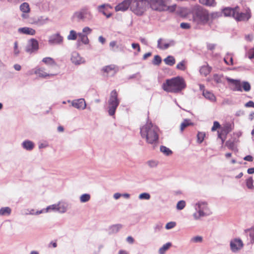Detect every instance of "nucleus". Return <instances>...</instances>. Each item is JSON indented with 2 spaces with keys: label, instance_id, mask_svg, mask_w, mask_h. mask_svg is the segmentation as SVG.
<instances>
[{
  "label": "nucleus",
  "instance_id": "f257e3e1",
  "mask_svg": "<svg viewBox=\"0 0 254 254\" xmlns=\"http://www.w3.org/2000/svg\"><path fill=\"white\" fill-rule=\"evenodd\" d=\"M140 133L142 138L145 139L147 143L155 144L158 142L159 138V128L151 122L147 123L140 128Z\"/></svg>",
  "mask_w": 254,
  "mask_h": 254
},
{
  "label": "nucleus",
  "instance_id": "f03ea898",
  "mask_svg": "<svg viewBox=\"0 0 254 254\" xmlns=\"http://www.w3.org/2000/svg\"><path fill=\"white\" fill-rule=\"evenodd\" d=\"M162 87L167 92L179 93L186 87V83L182 77L177 76L167 79Z\"/></svg>",
  "mask_w": 254,
  "mask_h": 254
},
{
  "label": "nucleus",
  "instance_id": "7ed1b4c3",
  "mask_svg": "<svg viewBox=\"0 0 254 254\" xmlns=\"http://www.w3.org/2000/svg\"><path fill=\"white\" fill-rule=\"evenodd\" d=\"M149 6L153 10L173 12L176 9L177 5H169V0H149Z\"/></svg>",
  "mask_w": 254,
  "mask_h": 254
},
{
  "label": "nucleus",
  "instance_id": "20e7f679",
  "mask_svg": "<svg viewBox=\"0 0 254 254\" xmlns=\"http://www.w3.org/2000/svg\"><path fill=\"white\" fill-rule=\"evenodd\" d=\"M209 20L208 12L201 7H197L193 11V22L197 28L199 25H204Z\"/></svg>",
  "mask_w": 254,
  "mask_h": 254
},
{
  "label": "nucleus",
  "instance_id": "39448f33",
  "mask_svg": "<svg viewBox=\"0 0 254 254\" xmlns=\"http://www.w3.org/2000/svg\"><path fill=\"white\" fill-rule=\"evenodd\" d=\"M194 207L196 212L193 214L192 216L195 220H199L201 217L211 214L208 204L205 201H199L195 204Z\"/></svg>",
  "mask_w": 254,
  "mask_h": 254
},
{
  "label": "nucleus",
  "instance_id": "423d86ee",
  "mask_svg": "<svg viewBox=\"0 0 254 254\" xmlns=\"http://www.w3.org/2000/svg\"><path fill=\"white\" fill-rule=\"evenodd\" d=\"M149 5L148 0H132L130 10L137 15H142Z\"/></svg>",
  "mask_w": 254,
  "mask_h": 254
},
{
  "label": "nucleus",
  "instance_id": "0eeeda50",
  "mask_svg": "<svg viewBox=\"0 0 254 254\" xmlns=\"http://www.w3.org/2000/svg\"><path fill=\"white\" fill-rule=\"evenodd\" d=\"M120 101L118 98V94L116 90H113L110 94V98L108 101L109 114L110 116H113L119 104Z\"/></svg>",
  "mask_w": 254,
  "mask_h": 254
},
{
  "label": "nucleus",
  "instance_id": "6e6552de",
  "mask_svg": "<svg viewBox=\"0 0 254 254\" xmlns=\"http://www.w3.org/2000/svg\"><path fill=\"white\" fill-rule=\"evenodd\" d=\"M232 130L231 124H225L221 128L220 131H218V137L221 139L222 143H224L227 134Z\"/></svg>",
  "mask_w": 254,
  "mask_h": 254
},
{
  "label": "nucleus",
  "instance_id": "1a4fd4ad",
  "mask_svg": "<svg viewBox=\"0 0 254 254\" xmlns=\"http://www.w3.org/2000/svg\"><path fill=\"white\" fill-rule=\"evenodd\" d=\"M38 49L39 44L38 41L34 39H31L28 41L25 48V51L27 53L31 54L37 51Z\"/></svg>",
  "mask_w": 254,
  "mask_h": 254
},
{
  "label": "nucleus",
  "instance_id": "9d476101",
  "mask_svg": "<svg viewBox=\"0 0 254 254\" xmlns=\"http://www.w3.org/2000/svg\"><path fill=\"white\" fill-rule=\"evenodd\" d=\"M63 37L57 33L49 36L48 43L50 45H61L63 44Z\"/></svg>",
  "mask_w": 254,
  "mask_h": 254
},
{
  "label": "nucleus",
  "instance_id": "9b49d317",
  "mask_svg": "<svg viewBox=\"0 0 254 254\" xmlns=\"http://www.w3.org/2000/svg\"><path fill=\"white\" fill-rule=\"evenodd\" d=\"M99 12L102 13L107 18L110 17L112 14L109 11V10L112 8V7L109 4H103L99 5L97 7Z\"/></svg>",
  "mask_w": 254,
  "mask_h": 254
},
{
  "label": "nucleus",
  "instance_id": "f8f14e48",
  "mask_svg": "<svg viewBox=\"0 0 254 254\" xmlns=\"http://www.w3.org/2000/svg\"><path fill=\"white\" fill-rule=\"evenodd\" d=\"M76 15L78 19L83 20L85 19L90 20L92 17L91 12L87 8L82 9L76 13Z\"/></svg>",
  "mask_w": 254,
  "mask_h": 254
},
{
  "label": "nucleus",
  "instance_id": "ddd939ff",
  "mask_svg": "<svg viewBox=\"0 0 254 254\" xmlns=\"http://www.w3.org/2000/svg\"><path fill=\"white\" fill-rule=\"evenodd\" d=\"M132 0H124L122 2L118 4L115 8L116 11L127 10L132 4Z\"/></svg>",
  "mask_w": 254,
  "mask_h": 254
},
{
  "label": "nucleus",
  "instance_id": "4468645a",
  "mask_svg": "<svg viewBox=\"0 0 254 254\" xmlns=\"http://www.w3.org/2000/svg\"><path fill=\"white\" fill-rule=\"evenodd\" d=\"M72 106L79 110H83L86 107V102L83 98L73 100L71 101Z\"/></svg>",
  "mask_w": 254,
  "mask_h": 254
},
{
  "label": "nucleus",
  "instance_id": "2eb2a0df",
  "mask_svg": "<svg viewBox=\"0 0 254 254\" xmlns=\"http://www.w3.org/2000/svg\"><path fill=\"white\" fill-rule=\"evenodd\" d=\"M175 45V42L173 40L164 41L162 39L158 40L157 47L161 50H165L169 47L173 46Z\"/></svg>",
  "mask_w": 254,
  "mask_h": 254
},
{
  "label": "nucleus",
  "instance_id": "dca6fc26",
  "mask_svg": "<svg viewBox=\"0 0 254 254\" xmlns=\"http://www.w3.org/2000/svg\"><path fill=\"white\" fill-rule=\"evenodd\" d=\"M243 244L240 239H234L231 241V249L233 252H237L242 248Z\"/></svg>",
  "mask_w": 254,
  "mask_h": 254
},
{
  "label": "nucleus",
  "instance_id": "f3484780",
  "mask_svg": "<svg viewBox=\"0 0 254 254\" xmlns=\"http://www.w3.org/2000/svg\"><path fill=\"white\" fill-rule=\"evenodd\" d=\"M250 17L251 15L249 11H247L246 13L239 12V10L238 9L234 18L238 21H243L248 20Z\"/></svg>",
  "mask_w": 254,
  "mask_h": 254
},
{
  "label": "nucleus",
  "instance_id": "a211bd4d",
  "mask_svg": "<svg viewBox=\"0 0 254 254\" xmlns=\"http://www.w3.org/2000/svg\"><path fill=\"white\" fill-rule=\"evenodd\" d=\"M103 71L106 72L107 75L113 76L117 72L118 68L116 65L112 64L103 67Z\"/></svg>",
  "mask_w": 254,
  "mask_h": 254
},
{
  "label": "nucleus",
  "instance_id": "6ab92c4d",
  "mask_svg": "<svg viewBox=\"0 0 254 254\" xmlns=\"http://www.w3.org/2000/svg\"><path fill=\"white\" fill-rule=\"evenodd\" d=\"M71 62L75 64H79L84 62V59L77 52H73L71 57Z\"/></svg>",
  "mask_w": 254,
  "mask_h": 254
},
{
  "label": "nucleus",
  "instance_id": "aec40b11",
  "mask_svg": "<svg viewBox=\"0 0 254 254\" xmlns=\"http://www.w3.org/2000/svg\"><path fill=\"white\" fill-rule=\"evenodd\" d=\"M238 9H239L238 6L234 8L227 7L223 9V13L226 16H232L234 18L235 14H236V11Z\"/></svg>",
  "mask_w": 254,
  "mask_h": 254
},
{
  "label": "nucleus",
  "instance_id": "412c9836",
  "mask_svg": "<svg viewBox=\"0 0 254 254\" xmlns=\"http://www.w3.org/2000/svg\"><path fill=\"white\" fill-rule=\"evenodd\" d=\"M18 31L20 33L29 35H34L36 33V31L34 29L27 27L20 28L18 29Z\"/></svg>",
  "mask_w": 254,
  "mask_h": 254
},
{
  "label": "nucleus",
  "instance_id": "4be33fe9",
  "mask_svg": "<svg viewBox=\"0 0 254 254\" xmlns=\"http://www.w3.org/2000/svg\"><path fill=\"white\" fill-rule=\"evenodd\" d=\"M202 95L206 99L209 100L211 102L216 101V97L212 92L209 91L204 90Z\"/></svg>",
  "mask_w": 254,
  "mask_h": 254
},
{
  "label": "nucleus",
  "instance_id": "5701e85b",
  "mask_svg": "<svg viewBox=\"0 0 254 254\" xmlns=\"http://www.w3.org/2000/svg\"><path fill=\"white\" fill-rule=\"evenodd\" d=\"M211 70V67L208 65H204L201 66L199 72L201 75L206 76L209 74Z\"/></svg>",
  "mask_w": 254,
  "mask_h": 254
},
{
  "label": "nucleus",
  "instance_id": "b1692460",
  "mask_svg": "<svg viewBox=\"0 0 254 254\" xmlns=\"http://www.w3.org/2000/svg\"><path fill=\"white\" fill-rule=\"evenodd\" d=\"M35 73L41 77H46L47 76H52L54 75L53 74H49L45 71V69L42 68H39L35 71Z\"/></svg>",
  "mask_w": 254,
  "mask_h": 254
},
{
  "label": "nucleus",
  "instance_id": "393cba45",
  "mask_svg": "<svg viewBox=\"0 0 254 254\" xmlns=\"http://www.w3.org/2000/svg\"><path fill=\"white\" fill-rule=\"evenodd\" d=\"M122 225L120 224L112 225L109 228V233L110 234L117 233L122 229Z\"/></svg>",
  "mask_w": 254,
  "mask_h": 254
},
{
  "label": "nucleus",
  "instance_id": "a878e982",
  "mask_svg": "<svg viewBox=\"0 0 254 254\" xmlns=\"http://www.w3.org/2000/svg\"><path fill=\"white\" fill-rule=\"evenodd\" d=\"M228 80L231 82L233 83L235 85L234 90L242 91V82H241L239 80H236L233 79L229 78Z\"/></svg>",
  "mask_w": 254,
  "mask_h": 254
},
{
  "label": "nucleus",
  "instance_id": "bb28decb",
  "mask_svg": "<svg viewBox=\"0 0 254 254\" xmlns=\"http://www.w3.org/2000/svg\"><path fill=\"white\" fill-rule=\"evenodd\" d=\"M22 146L27 150H31L34 148V144L30 140H25L22 142Z\"/></svg>",
  "mask_w": 254,
  "mask_h": 254
},
{
  "label": "nucleus",
  "instance_id": "cd10ccee",
  "mask_svg": "<svg viewBox=\"0 0 254 254\" xmlns=\"http://www.w3.org/2000/svg\"><path fill=\"white\" fill-rule=\"evenodd\" d=\"M78 36L79 38L80 41L84 44L87 45L89 43V40L87 36L83 33H78Z\"/></svg>",
  "mask_w": 254,
  "mask_h": 254
},
{
  "label": "nucleus",
  "instance_id": "c85d7f7f",
  "mask_svg": "<svg viewBox=\"0 0 254 254\" xmlns=\"http://www.w3.org/2000/svg\"><path fill=\"white\" fill-rule=\"evenodd\" d=\"M58 211L60 213H64L66 212L67 208V205L65 203L59 202L57 203Z\"/></svg>",
  "mask_w": 254,
  "mask_h": 254
},
{
  "label": "nucleus",
  "instance_id": "c756f323",
  "mask_svg": "<svg viewBox=\"0 0 254 254\" xmlns=\"http://www.w3.org/2000/svg\"><path fill=\"white\" fill-rule=\"evenodd\" d=\"M172 244L170 242H168L164 245H163L159 249V254H165L166 252L169 249V248L171 247Z\"/></svg>",
  "mask_w": 254,
  "mask_h": 254
},
{
  "label": "nucleus",
  "instance_id": "7c9ffc66",
  "mask_svg": "<svg viewBox=\"0 0 254 254\" xmlns=\"http://www.w3.org/2000/svg\"><path fill=\"white\" fill-rule=\"evenodd\" d=\"M20 9L23 13H28L30 11L29 5L27 2H24L20 6Z\"/></svg>",
  "mask_w": 254,
  "mask_h": 254
},
{
  "label": "nucleus",
  "instance_id": "2f4dec72",
  "mask_svg": "<svg viewBox=\"0 0 254 254\" xmlns=\"http://www.w3.org/2000/svg\"><path fill=\"white\" fill-rule=\"evenodd\" d=\"M164 62L166 64L172 66L175 63V59L173 56H169L164 59Z\"/></svg>",
  "mask_w": 254,
  "mask_h": 254
},
{
  "label": "nucleus",
  "instance_id": "473e14b6",
  "mask_svg": "<svg viewBox=\"0 0 254 254\" xmlns=\"http://www.w3.org/2000/svg\"><path fill=\"white\" fill-rule=\"evenodd\" d=\"M191 125H193V124L190 122V120L186 119L181 124L180 130L181 131H183L185 129V128Z\"/></svg>",
  "mask_w": 254,
  "mask_h": 254
},
{
  "label": "nucleus",
  "instance_id": "72a5a7b5",
  "mask_svg": "<svg viewBox=\"0 0 254 254\" xmlns=\"http://www.w3.org/2000/svg\"><path fill=\"white\" fill-rule=\"evenodd\" d=\"M160 150L162 153L166 156H170L173 153V152L171 150L165 146H161L160 147Z\"/></svg>",
  "mask_w": 254,
  "mask_h": 254
},
{
  "label": "nucleus",
  "instance_id": "f704fd0d",
  "mask_svg": "<svg viewBox=\"0 0 254 254\" xmlns=\"http://www.w3.org/2000/svg\"><path fill=\"white\" fill-rule=\"evenodd\" d=\"M78 36V33L73 30L69 31V34L67 36V39L68 40H75Z\"/></svg>",
  "mask_w": 254,
  "mask_h": 254
},
{
  "label": "nucleus",
  "instance_id": "c9c22d12",
  "mask_svg": "<svg viewBox=\"0 0 254 254\" xmlns=\"http://www.w3.org/2000/svg\"><path fill=\"white\" fill-rule=\"evenodd\" d=\"M11 211V209L9 207H2L0 209V216L9 215Z\"/></svg>",
  "mask_w": 254,
  "mask_h": 254
},
{
  "label": "nucleus",
  "instance_id": "e433bc0d",
  "mask_svg": "<svg viewBox=\"0 0 254 254\" xmlns=\"http://www.w3.org/2000/svg\"><path fill=\"white\" fill-rule=\"evenodd\" d=\"M90 195L88 193H84L82 194L79 198L80 201L82 203H85L88 201L90 199Z\"/></svg>",
  "mask_w": 254,
  "mask_h": 254
},
{
  "label": "nucleus",
  "instance_id": "4c0bfd02",
  "mask_svg": "<svg viewBox=\"0 0 254 254\" xmlns=\"http://www.w3.org/2000/svg\"><path fill=\"white\" fill-rule=\"evenodd\" d=\"M199 1L206 6H214L216 3L214 0H199Z\"/></svg>",
  "mask_w": 254,
  "mask_h": 254
},
{
  "label": "nucleus",
  "instance_id": "58836bf2",
  "mask_svg": "<svg viewBox=\"0 0 254 254\" xmlns=\"http://www.w3.org/2000/svg\"><path fill=\"white\" fill-rule=\"evenodd\" d=\"M186 205V203L185 200H182L178 202L176 205L177 210H181L183 209Z\"/></svg>",
  "mask_w": 254,
  "mask_h": 254
},
{
  "label": "nucleus",
  "instance_id": "ea45409f",
  "mask_svg": "<svg viewBox=\"0 0 254 254\" xmlns=\"http://www.w3.org/2000/svg\"><path fill=\"white\" fill-rule=\"evenodd\" d=\"M48 20V18L41 17L37 19L36 21V23L39 25H42L46 24Z\"/></svg>",
  "mask_w": 254,
  "mask_h": 254
},
{
  "label": "nucleus",
  "instance_id": "a19ab883",
  "mask_svg": "<svg viewBox=\"0 0 254 254\" xmlns=\"http://www.w3.org/2000/svg\"><path fill=\"white\" fill-rule=\"evenodd\" d=\"M242 88L246 92H248L251 90V86L250 84L247 81L242 82Z\"/></svg>",
  "mask_w": 254,
  "mask_h": 254
},
{
  "label": "nucleus",
  "instance_id": "79ce46f5",
  "mask_svg": "<svg viewBox=\"0 0 254 254\" xmlns=\"http://www.w3.org/2000/svg\"><path fill=\"white\" fill-rule=\"evenodd\" d=\"M148 166L151 168H154L157 167L158 162L156 160H149L146 163Z\"/></svg>",
  "mask_w": 254,
  "mask_h": 254
},
{
  "label": "nucleus",
  "instance_id": "37998d69",
  "mask_svg": "<svg viewBox=\"0 0 254 254\" xmlns=\"http://www.w3.org/2000/svg\"><path fill=\"white\" fill-rule=\"evenodd\" d=\"M58 205L57 204H54L48 206L46 209H45V212H49L51 211H58Z\"/></svg>",
  "mask_w": 254,
  "mask_h": 254
},
{
  "label": "nucleus",
  "instance_id": "c03bdc74",
  "mask_svg": "<svg viewBox=\"0 0 254 254\" xmlns=\"http://www.w3.org/2000/svg\"><path fill=\"white\" fill-rule=\"evenodd\" d=\"M254 181L252 177H250L246 180V185L248 189H253L254 188V186L253 185Z\"/></svg>",
  "mask_w": 254,
  "mask_h": 254
},
{
  "label": "nucleus",
  "instance_id": "a18cd8bd",
  "mask_svg": "<svg viewBox=\"0 0 254 254\" xmlns=\"http://www.w3.org/2000/svg\"><path fill=\"white\" fill-rule=\"evenodd\" d=\"M138 198L140 200H149L150 198V195L147 192H143L139 195Z\"/></svg>",
  "mask_w": 254,
  "mask_h": 254
},
{
  "label": "nucleus",
  "instance_id": "49530a36",
  "mask_svg": "<svg viewBox=\"0 0 254 254\" xmlns=\"http://www.w3.org/2000/svg\"><path fill=\"white\" fill-rule=\"evenodd\" d=\"M176 68L181 70H185L186 69V62L183 61L178 63L176 66Z\"/></svg>",
  "mask_w": 254,
  "mask_h": 254
},
{
  "label": "nucleus",
  "instance_id": "de8ad7c7",
  "mask_svg": "<svg viewBox=\"0 0 254 254\" xmlns=\"http://www.w3.org/2000/svg\"><path fill=\"white\" fill-rule=\"evenodd\" d=\"M205 134L203 132H198L197 135V142L199 143H201L204 140Z\"/></svg>",
  "mask_w": 254,
  "mask_h": 254
},
{
  "label": "nucleus",
  "instance_id": "09e8293b",
  "mask_svg": "<svg viewBox=\"0 0 254 254\" xmlns=\"http://www.w3.org/2000/svg\"><path fill=\"white\" fill-rule=\"evenodd\" d=\"M161 58L158 55H156L154 57L153 61V64L155 65H159L161 62Z\"/></svg>",
  "mask_w": 254,
  "mask_h": 254
},
{
  "label": "nucleus",
  "instance_id": "8fccbe9b",
  "mask_svg": "<svg viewBox=\"0 0 254 254\" xmlns=\"http://www.w3.org/2000/svg\"><path fill=\"white\" fill-rule=\"evenodd\" d=\"M42 61L44 63L46 64H55L54 60L51 58H49V57L44 58L43 59Z\"/></svg>",
  "mask_w": 254,
  "mask_h": 254
},
{
  "label": "nucleus",
  "instance_id": "3c124183",
  "mask_svg": "<svg viewBox=\"0 0 254 254\" xmlns=\"http://www.w3.org/2000/svg\"><path fill=\"white\" fill-rule=\"evenodd\" d=\"M176 225V223L175 222H170L166 224L165 226V228L167 230L171 229L175 227Z\"/></svg>",
  "mask_w": 254,
  "mask_h": 254
},
{
  "label": "nucleus",
  "instance_id": "603ef678",
  "mask_svg": "<svg viewBox=\"0 0 254 254\" xmlns=\"http://www.w3.org/2000/svg\"><path fill=\"white\" fill-rule=\"evenodd\" d=\"M224 61L227 64H233V58L231 56L228 55L224 58Z\"/></svg>",
  "mask_w": 254,
  "mask_h": 254
},
{
  "label": "nucleus",
  "instance_id": "864d4df0",
  "mask_svg": "<svg viewBox=\"0 0 254 254\" xmlns=\"http://www.w3.org/2000/svg\"><path fill=\"white\" fill-rule=\"evenodd\" d=\"M14 55L15 56H17L19 53L20 51L19 50L18 48V43L17 42H15L14 43V51H13Z\"/></svg>",
  "mask_w": 254,
  "mask_h": 254
},
{
  "label": "nucleus",
  "instance_id": "5fc2aeb1",
  "mask_svg": "<svg viewBox=\"0 0 254 254\" xmlns=\"http://www.w3.org/2000/svg\"><path fill=\"white\" fill-rule=\"evenodd\" d=\"M110 47H111L112 51H116V49L118 48V46L117 45L116 42L111 41L110 43Z\"/></svg>",
  "mask_w": 254,
  "mask_h": 254
},
{
  "label": "nucleus",
  "instance_id": "6e6d98bb",
  "mask_svg": "<svg viewBox=\"0 0 254 254\" xmlns=\"http://www.w3.org/2000/svg\"><path fill=\"white\" fill-rule=\"evenodd\" d=\"M92 32V29L89 27H85L82 29V33L84 34L87 35L90 34Z\"/></svg>",
  "mask_w": 254,
  "mask_h": 254
},
{
  "label": "nucleus",
  "instance_id": "4d7b16f0",
  "mask_svg": "<svg viewBox=\"0 0 254 254\" xmlns=\"http://www.w3.org/2000/svg\"><path fill=\"white\" fill-rule=\"evenodd\" d=\"M180 27L184 29H189L190 28V25L188 23H181L180 24Z\"/></svg>",
  "mask_w": 254,
  "mask_h": 254
},
{
  "label": "nucleus",
  "instance_id": "13d9d810",
  "mask_svg": "<svg viewBox=\"0 0 254 254\" xmlns=\"http://www.w3.org/2000/svg\"><path fill=\"white\" fill-rule=\"evenodd\" d=\"M202 240V238L200 236H195L191 239V241L194 243L201 242Z\"/></svg>",
  "mask_w": 254,
  "mask_h": 254
},
{
  "label": "nucleus",
  "instance_id": "bf43d9fd",
  "mask_svg": "<svg viewBox=\"0 0 254 254\" xmlns=\"http://www.w3.org/2000/svg\"><path fill=\"white\" fill-rule=\"evenodd\" d=\"M220 127L219 123L215 121L213 123V126L211 128V130L214 131L216 130L217 128H219Z\"/></svg>",
  "mask_w": 254,
  "mask_h": 254
},
{
  "label": "nucleus",
  "instance_id": "052dcab7",
  "mask_svg": "<svg viewBox=\"0 0 254 254\" xmlns=\"http://www.w3.org/2000/svg\"><path fill=\"white\" fill-rule=\"evenodd\" d=\"M131 47L134 49H136L138 52L140 51V48L139 45L137 43H132L131 44Z\"/></svg>",
  "mask_w": 254,
  "mask_h": 254
},
{
  "label": "nucleus",
  "instance_id": "680f3d73",
  "mask_svg": "<svg viewBox=\"0 0 254 254\" xmlns=\"http://www.w3.org/2000/svg\"><path fill=\"white\" fill-rule=\"evenodd\" d=\"M248 57L250 59H254V48L250 51Z\"/></svg>",
  "mask_w": 254,
  "mask_h": 254
},
{
  "label": "nucleus",
  "instance_id": "e2e57ef3",
  "mask_svg": "<svg viewBox=\"0 0 254 254\" xmlns=\"http://www.w3.org/2000/svg\"><path fill=\"white\" fill-rule=\"evenodd\" d=\"M163 227V225L161 223H158L156 224L154 227V229L156 231H160Z\"/></svg>",
  "mask_w": 254,
  "mask_h": 254
},
{
  "label": "nucleus",
  "instance_id": "0e129e2a",
  "mask_svg": "<svg viewBox=\"0 0 254 254\" xmlns=\"http://www.w3.org/2000/svg\"><path fill=\"white\" fill-rule=\"evenodd\" d=\"M245 106L246 107H253V108H254V102L252 101H250L245 105Z\"/></svg>",
  "mask_w": 254,
  "mask_h": 254
},
{
  "label": "nucleus",
  "instance_id": "69168bd1",
  "mask_svg": "<svg viewBox=\"0 0 254 254\" xmlns=\"http://www.w3.org/2000/svg\"><path fill=\"white\" fill-rule=\"evenodd\" d=\"M226 145L229 147V148H231L232 149H234L235 146L233 142H230L229 141H227L226 142Z\"/></svg>",
  "mask_w": 254,
  "mask_h": 254
},
{
  "label": "nucleus",
  "instance_id": "338daca9",
  "mask_svg": "<svg viewBox=\"0 0 254 254\" xmlns=\"http://www.w3.org/2000/svg\"><path fill=\"white\" fill-rule=\"evenodd\" d=\"M244 159L248 161H253V158L251 155H247L244 158Z\"/></svg>",
  "mask_w": 254,
  "mask_h": 254
},
{
  "label": "nucleus",
  "instance_id": "774afa93",
  "mask_svg": "<svg viewBox=\"0 0 254 254\" xmlns=\"http://www.w3.org/2000/svg\"><path fill=\"white\" fill-rule=\"evenodd\" d=\"M127 241L129 244H132L134 242V239L131 236H128L127 238Z\"/></svg>",
  "mask_w": 254,
  "mask_h": 254
}]
</instances>
